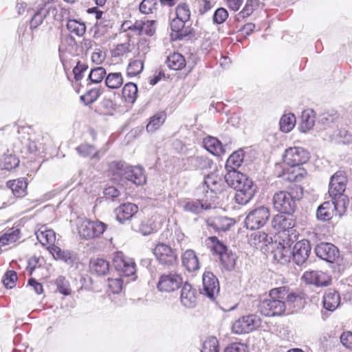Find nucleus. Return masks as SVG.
I'll return each instance as SVG.
<instances>
[{"mask_svg": "<svg viewBox=\"0 0 352 352\" xmlns=\"http://www.w3.org/2000/svg\"><path fill=\"white\" fill-rule=\"evenodd\" d=\"M224 179L228 185L236 190L234 199L239 204H248L254 196L256 186L252 179L237 169H226Z\"/></svg>", "mask_w": 352, "mask_h": 352, "instance_id": "f257e3e1", "label": "nucleus"}, {"mask_svg": "<svg viewBox=\"0 0 352 352\" xmlns=\"http://www.w3.org/2000/svg\"><path fill=\"white\" fill-rule=\"evenodd\" d=\"M284 295H285V287L271 289L268 297L260 302L258 309L261 313L266 316L283 314L287 309Z\"/></svg>", "mask_w": 352, "mask_h": 352, "instance_id": "f03ea898", "label": "nucleus"}, {"mask_svg": "<svg viewBox=\"0 0 352 352\" xmlns=\"http://www.w3.org/2000/svg\"><path fill=\"white\" fill-rule=\"evenodd\" d=\"M113 175H118L136 185H142L146 182V177L142 168L139 166H126L122 162H113L111 166Z\"/></svg>", "mask_w": 352, "mask_h": 352, "instance_id": "7ed1b4c3", "label": "nucleus"}, {"mask_svg": "<svg viewBox=\"0 0 352 352\" xmlns=\"http://www.w3.org/2000/svg\"><path fill=\"white\" fill-rule=\"evenodd\" d=\"M300 194L294 195L293 192L280 191L276 193L273 197L274 208L281 213L290 214L294 212L296 208V201L301 198L302 189L300 188Z\"/></svg>", "mask_w": 352, "mask_h": 352, "instance_id": "20e7f679", "label": "nucleus"}, {"mask_svg": "<svg viewBox=\"0 0 352 352\" xmlns=\"http://www.w3.org/2000/svg\"><path fill=\"white\" fill-rule=\"evenodd\" d=\"M153 254L158 263L165 267L177 264L178 258L176 250L164 242H158L155 245Z\"/></svg>", "mask_w": 352, "mask_h": 352, "instance_id": "39448f33", "label": "nucleus"}, {"mask_svg": "<svg viewBox=\"0 0 352 352\" xmlns=\"http://www.w3.org/2000/svg\"><path fill=\"white\" fill-rule=\"evenodd\" d=\"M107 229V225L101 221H91L82 219L78 224V232L80 236L86 239L99 237Z\"/></svg>", "mask_w": 352, "mask_h": 352, "instance_id": "423d86ee", "label": "nucleus"}, {"mask_svg": "<svg viewBox=\"0 0 352 352\" xmlns=\"http://www.w3.org/2000/svg\"><path fill=\"white\" fill-rule=\"evenodd\" d=\"M344 210V202L332 199L324 201L318 208L316 217L319 220L326 221L330 220L334 214L341 217Z\"/></svg>", "mask_w": 352, "mask_h": 352, "instance_id": "0eeeda50", "label": "nucleus"}, {"mask_svg": "<svg viewBox=\"0 0 352 352\" xmlns=\"http://www.w3.org/2000/svg\"><path fill=\"white\" fill-rule=\"evenodd\" d=\"M183 283L181 274L176 272L164 273L159 277L157 288L161 292H173L180 288Z\"/></svg>", "mask_w": 352, "mask_h": 352, "instance_id": "6e6552de", "label": "nucleus"}, {"mask_svg": "<svg viewBox=\"0 0 352 352\" xmlns=\"http://www.w3.org/2000/svg\"><path fill=\"white\" fill-rule=\"evenodd\" d=\"M270 217V210L265 206H259L251 210L247 215L245 224L250 230L258 229L263 226Z\"/></svg>", "mask_w": 352, "mask_h": 352, "instance_id": "1a4fd4ad", "label": "nucleus"}, {"mask_svg": "<svg viewBox=\"0 0 352 352\" xmlns=\"http://www.w3.org/2000/svg\"><path fill=\"white\" fill-rule=\"evenodd\" d=\"M261 319L256 314H249L240 318L232 324V331L237 334L248 333L258 328Z\"/></svg>", "mask_w": 352, "mask_h": 352, "instance_id": "9d476101", "label": "nucleus"}, {"mask_svg": "<svg viewBox=\"0 0 352 352\" xmlns=\"http://www.w3.org/2000/svg\"><path fill=\"white\" fill-rule=\"evenodd\" d=\"M112 262L115 270L121 276H130L135 274L136 271L135 262L122 252H116L114 254Z\"/></svg>", "mask_w": 352, "mask_h": 352, "instance_id": "9b49d317", "label": "nucleus"}, {"mask_svg": "<svg viewBox=\"0 0 352 352\" xmlns=\"http://www.w3.org/2000/svg\"><path fill=\"white\" fill-rule=\"evenodd\" d=\"M309 158V153L301 147L289 148L283 155L285 163L290 166H300L306 163Z\"/></svg>", "mask_w": 352, "mask_h": 352, "instance_id": "f8f14e48", "label": "nucleus"}, {"mask_svg": "<svg viewBox=\"0 0 352 352\" xmlns=\"http://www.w3.org/2000/svg\"><path fill=\"white\" fill-rule=\"evenodd\" d=\"M161 227V223L157 221L156 217L138 218L132 223L131 228L135 232L146 236L156 232Z\"/></svg>", "mask_w": 352, "mask_h": 352, "instance_id": "ddd939ff", "label": "nucleus"}, {"mask_svg": "<svg viewBox=\"0 0 352 352\" xmlns=\"http://www.w3.org/2000/svg\"><path fill=\"white\" fill-rule=\"evenodd\" d=\"M293 241L289 238V234H284L282 241L278 243L276 249L274 250V258L280 264H286L290 261L292 251L291 246Z\"/></svg>", "mask_w": 352, "mask_h": 352, "instance_id": "4468645a", "label": "nucleus"}, {"mask_svg": "<svg viewBox=\"0 0 352 352\" xmlns=\"http://www.w3.org/2000/svg\"><path fill=\"white\" fill-rule=\"evenodd\" d=\"M346 182V177L342 171L336 172L331 177L329 194L332 197V199L337 201L336 197L342 195L345 190Z\"/></svg>", "mask_w": 352, "mask_h": 352, "instance_id": "2eb2a0df", "label": "nucleus"}, {"mask_svg": "<svg viewBox=\"0 0 352 352\" xmlns=\"http://www.w3.org/2000/svg\"><path fill=\"white\" fill-rule=\"evenodd\" d=\"M316 255L321 259L329 263H333L339 257V250L333 244L320 243L315 248Z\"/></svg>", "mask_w": 352, "mask_h": 352, "instance_id": "dca6fc26", "label": "nucleus"}, {"mask_svg": "<svg viewBox=\"0 0 352 352\" xmlns=\"http://www.w3.org/2000/svg\"><path fill=\"white\" fill-rule=\"evenodd\" d=\"M311 249L307 240L303 239L296 243L292 252L294 261L298 265H302L307 260Z\"/></svg>", "mask_w": 352, "mask_h": 352, "instance_id": "f3484780", "label": "nucleus"}, {"mask_svg": "<svg viewBox=\"0 0 352 352\" xmlns=\"http://www.w3.org/2000/svg\"><path fill=\"white\" fill-rule=\"evenodd\" d=\"M303 278L307 283L315 285L318 287H327L331 283V276L322 271L305 272L303 274Z\"/></svg>", "mask_w": 352, "mask_h": 352, "instance_id": "a211bd4d", "label": "nucleus"}, {"mask_svg": "<svg viewBox=\"0 0 352 352\" xmlns=\"http://www.w3.org/2000/svg\"><path fill=\"white\" fill-rule=\"evenodd\" d=\"M204 289L206 294L214 300L219 294V285L217 278L210 272H206L203 275Z\"/></svg>", "mask_w": 352, "mask_h": 352, "instance_id": "6ab92c4d", "label": "nucleus"}, {"mask_svg": "<svg viewBox=\"0 0 352 352\" xmlns=\"http://www.w3.org/2000/svg\"><path fill=\"white\" fill-rule=\"evenodd\" d=\"M188 21L184 19H181L177 17H174L170 22V29L175 33L177 38L183 39L187 36L194 35L195 31L190 26H186Z\"/></svg>", "mask_w": 352, "mask_h": 352, "instance_id": "aec40b11", "label": "nucleus"}, {"mask_svg": "<svg viewBox=\"0 0 352 352\" xmlns=\"http://www.w3.org/2000/svg\"><path fill=\"white\" fill-rule=\"evenodd\" d=\"M180 302L186 308H193L197 304V291L188 283H185L182 288Z\"/></svg>", "mask_w": 352, "mask_h": 352, "instance_id": "412c9836", "label": "nucleus"}, {"mask_svg": "<svg viewBox=\"0 0 352 352\" xmlns=\"http://www.w3.org/2000/svg\"><path fill=\"white\" fill-rule=\"evenodd\" d=\"M28 182L25 177L11 179L6 182V187L11 190L16 198H23L28 194Z\"/></svg>", "mask_w": 352, "mask_h": 352, "instance_id": "4be33fe9", "label": "nucleus"}, {"mask_svg": "<svg viewBox=\"0 0 352 352\" xmlns=\"http://www.w3.org/2000/svg\"><path fill=\"white\" fill-rule=\"evenodd\" d=\"M110 269L109 262L102 258H93L89 263V273L95 276L107 275Z\"/></svg>", "mask_w": 352, "mask_h": 352, "instance_id": "5701e85b", "label": "nucleus"}, {"mask_svg": "<svg viewBox=\"0 0 352 352\" xmlns=\"http://www.w3.org/2000/svg\"><path fill=\"white\" fill-rule=\"evenodd\" d=\"M138 211V207L133 203H126L120 205L116 210V219L123 223L131 219Z\"/></svg>", "mask_w": 352, "mask_h": 352, "instance_id": "b1692460", "label": "nucleus"}, {"mask_svg": "<svg viewBox=\"0 0 352 352\" xmlns=\"http://www.w3.org/2000/svg\"><path fill=\"white\" fill-rule=\"evenodd\" d=\"M47 250L56 260L62 261L71 265L75 261L74 254L69 250H63L57 245L47 247Z\"/></svg>", "mask_w": 352, "mask_h": 352, "instance_id": "393cba45", "label": "nucleus"}, {"mask_svg": "<svg viewBox=\"0 0 352 352\" xmlns=\"http://www.w3.org/2000/svg\"><path fill=\"white\" fill-rule=\"evenodd\" d=\"M237 256L233 251L221 243V265L225 270H234Z\"/></svg>", "mask_w": 352, "mask_h": 352, "instance_id": "a878e982", "label": "nucleus"}, {"mask_svg": "<svg viewBox=\"0 0 352 352\" xmlns=\"http://www.w3.org/2000/svg\"><path fill=\"white\" fill-rule=\"evenodd\" d=\"M166 63L169 69L180 71L186 67V60L182 54L174 52L167 56Z\"/></svg>", "mask_w": 352, "mask_h": 352, "instance_id": "bb28decb", "label": "nucleus"}, {"mask_svg": "<svg viewBox=\"0 0 352 352\" xmlns=\"http://www.w3.org/2000/svg\"><path fill=\"white\" fill-rule=\"evenodd\" d=\"M340 297L337 291L329 289L323 297L324 307L328 311H334L340 305Z\"/></svg>", "mask_w": 352, "mask_h": 352, "instance_id": "cd10ccee", "label": "nucleus"}, {"mask_svg": "<svg viewBox=\"0 0 352 352\" xmlns=\"http://www.w3.org/2000/svg\"><path fill=\"white\" fill-rule=\"evenodd\" d=\"M182 265L189 272H195L199 268V259L195 252L192 250H187L182 256Z\"/></svg>", "mask_w": 352, "mask_h": 352, "instance_id": "c85d7f7f", "label": "nucleus"}, {"mask_svg": "<svg viewBox=\"0 0 352 352\" xmlns=\"http://www.w3.org/2000/svg\"><path fill=\"white\" fill-rule=\"evenodd\" d=\"M21 231L17 228H10L0 232V243L3 245H7L15 243L20 239Z\"/></svg>", "mask_w": 352, "mask_h": 352, "instance_id": "c756f323", "label": "nucleus"}, {"mask_svg": "<svg viewBox=\"0 0 352 352\" xmlns=\"http://www.w3.org/2000/svg\"><path fill=\"white\" fill-rule=\"evenodd\" d=\"M299 130L302 133H307L311 130L315 124V113L312 109H307L302 111L300 117Z\"/></svg>", "mask_w": 352, "mask_h": 352, "instance_id": "7c9ffc66", "label": "nucleus"}, {"mask_svg": "<svg viewBox=\"0 0 352 352\" xmlns=\"http://www.w3.org/2000/svg\"><path fill=\"white\" fill-rule=\"evenodd\" d=\"M272 242V238L263 232H256L251 234L249 243L256 248H263Z\"/></svg>", "mask_w": 352, "mask_h": 352, "instance_id": "2f4dec72", "label": "nucleus"}, {"mask_svg": "<svg viewBox=\"0 0 352 352\" xmlns=\"http://www.w3.org/2000/svg\"><path fill=\"white\" fill-rule=\"evenodd\" d=\"M138 86L129 82L126 83L122 89V97L126 103L133 104L138 98Z\"/></svg>", "mask_w": 352, "mask_h": 352, "instance_id": "473e14b6", "label": "nucleus"}, {"mask_svg": "<svg viewBox=\"0 0 352 352\" xmlns=\"http://www.w3.org/2000/svg\"><path fill=\"white\" fill-rule=\"evenodd\" d=\"M38 241L43 245L50 247L55 245L56 234L52 230H38L36 232Z\"/></svg>", "mask_w": 352, "mask_h": 352, "instance_id": "72a5a7b5", "label": "nucleus"}, {"mask_svg": "<svg viewBox=\"0 0 352 352\" xmlns=\"http://www.w3.org/2000/svg\"><path fill=\"white\" fill-rule=\"evenodd\" d=\"M157 21L155 20H139L138 35L152 36L156 32Z\"/></svg>", "mask_w": 352, "mask_h": 352, "instance_id": "f704fd0d", "label": "nucleus"}, {"mask_svg": "<svg viewBox=\"0 0 352 352\" xmlns=\"http://www.w3.org/2000/svg\"><path fill=\"white\" fill-rule=\"evenodd\" d=\"M306 171L300 166H291L283 173V177L285 180L289 182H298L306 175Z\"/></svg>", "mask_w": 352, "mask_h": 352, "instance_id": "c9c22d12", "label": "nucleus"}, {"mask_svg": "<svg viewBox=\"0 0 352 352\" xmlns=\"http://www.w3.org/2000/svg\"><path fill=\"white\" fill-rule=\"evenodd\" d=\"M124 83V77L121 72H111L105 78L106 86L111 89H118Z\"/></svg>", "mask_w": 352, "mask_h": 352, "instance_id": "e433bc0d", "label": "nucleus"}, {"mask_svg": "<svg viewBox=\"0 0 352 352\" xmlns=\"http://www.w3.org/2000/svg\"><path fill=\"white\" fill-rule=\"evenodd\" d=\"M244 158V151L239 149L230 155L228 158L225 169H238L241 165Z\"/></svg>", "mask_w": 352, "mask_h": 352, "instance_id": "4c0bfd02", "label": "nucleus"}, {"mask_svg": "<svg viewBox=\"0 0 352 352\" xmlns=\"http://www.w3.org/2000/svg\"><path fill=\"white\" fill-rule=\"evenodd\" d=\"M19 160L15 155L10 153H5L0 158V168L2 170H11L19 166Z\"/></svg>", "mask_w": 352, "mask_h": 352, "instance_id": "58836bf2", "label": "nucleus"}, {"mask_svg": "<svg viewBox=\"0 0 352 352\" xmlns=\"http://www.w3.org/2000/svg\"><path fill=\"white\" fill-rule=\"evenodd\" d=\"M166 114L164 111L157 112L154 114L146 125V131L148 132H153L158 129L165 122Z\"/></svg>", "mask_w": 352, "mask_h": 352, "instance_id": "ea45409f", "label": "nucleus"}, {"mask_svg": "<svg viewBox=\"0 0 352 352\" xmlns=\"http://www.w3.org/2000/svg\"><path fill=\"white\" fill-rule=\"evenodd\" d=\"M296 124V117L292 113H286L282 116L280 119V129L284 133L291 131Z\"/></svg>", "mask_w": 352, "mask_h": 352, "instance_id": "a19ab883", "label": "nucleus"}, {"mask_svg": "<svg viewBox=\"0 0 352 352\" xmlns=\"http://www.w3.org/2000/svg\"><path fill=\"white\" fill-rule=\"evenodd\" d=\"M66 26L71 34L78 36H82L86 32L85 24L76 19H69Z\"/></svg>", "mask_w": 352, "mask_h": 352, "instance_id": "79ce46f5", "label": "nucleus"}, {"mask_svg": "<svg viewBox=\"0 0 352 352\" xmlns=\"http://www.w3.org/2000/svg\"><path fill=\"white\" fill-rule=\"evenodd\" d=\"M144 69V61L140 59L131 60L126 67V75L134 77L140 74Z\"/></svg>", "mask_w": 352, "mask_h": 352, "instance_id": "37998d69", "label": "nucleus"}, {"mask_svg": "<svg viewBox=\"0 0 352 352\" xmlns=\"http://www.w3.org/2000/svg\"><path fill=\"white\" fill-rule=\"evenodd\" d=\"M205 148L214 155L219 156L220 153V142L215 138L208 136L203 141Z\"/></svg>", "mask_w": 352, "mask_h": 352, "instance_id": "c03bdc74", "label": "nucleus"}, {"mask_svg": "<svg viewBox=\"0 0 352 352\" xmlns=\"http://www.w3.org/2000/svg\"><path fill=\"white\" fill-rule=\"evenodd\" d=\"M274 227L278 230H287L293 227L291 219L283 214L276 215L273 220Z\"/></svg>", "mask_w": 352, "mask_h": 352, "instance_id": "a18cd8bd", "label": "nucleus"}, {"mask_svg": "<svg viewBox=\"0 0 352 352\" xmlns=\"http://www.w3.org/2000/svg\"><path fill=\"white\" fill-rule=\"evenodd\" d=\"M211 208L210 204H204L200 200L187 202L184 208L185 211L190 212L195 214L201 212L203 210H207Z\"/></svg>", "mask_w": 352, "mask_h": 352, "instance_id": "49530a36", "label": "nucleus"}, {"mask_svg": "<svg viewBox=\"0 0 352 352\" xmlns=\"http://www.w3.org/2000/svg\"><path fill=\"white\" fill-rule=\"evenodd\" d=\"M102 92L99 88H93L87 90L80 96V100L86 105L91 104L98 100Z\"/></svg>", "mask_w": 352, "mask_h": 352, "instance_id": "de8ad7c7", "label": "nucleus"}, {"mask_svg": "<svg viewBox=\"0 0 352 352\" xmlns=\"http://www.w3.org/2000/svg\"><path fill=\"white\" fill-rule=\"evenodd\" d=\"M219 182L220 177L214 173L208 175L204 180V183L207 186L208 188H209L212 192H216L219 190L220 187Z\"/></svg>", "mask_w": 352, "mask_h": 352, "instance_id": "09e8293b", "label": "nucleus"}, {"mask_svg": "<svg viewBox=\"0 0 352 352\" xmlns=\"http://www.w3.org/2000/svg\"><path fill=\"white\" fill-rule=\"evenodd\" d=\"M191 12L190 6L186 3H180L175 8V17L190 21Z\"/></svg>", "mask_w": 352, "mask_h": 352, "instance_id": "8fccbe9b", "label": "nucleus"}, {"mask_svg": "<svg viewBox=\"0 0 352 352\" xmlns=\"http://www.w3.org/2000/svg\"><path fill=\"white\" fill-rule=\"evenodd\" d=\"M129 42L116 45L111 51V56L118 58L126 56L131 52Z\"/></svg>", "mask_w": 352, "mask_h": 352, "instance_id": "3c124183", "label": "nucleus"}, {"mask_svg": "<svg viewBox=\"0 0 352 352\" xmlns=\"http://www.w3.org/2000/svg\"><path fill=\"white\" fill-rule=\"evenodd\" d=\"M124 283L120 277L108 278V288L113 294H119L123 289Z\"/></svg>", "mask_w": 352, "mask_h": 352, "instance_id": "603ef678", "label": "nucleus"}, {"mask_svg": "<svg viewBox=\"0 0 352 352\" xmlns=\"http://www.w3.org/2000/svg\"><path fill=\"white\" fill-rule=\"evenodd\" d=\"M205 243L212 255H220V241L217 236L208 237Z\"/></svg>", "mask_w": 352, "mask_h": 352, "instance_id": "864d4df0", "label": "nucleus"}, {"mask_svg": "<svg viewBox=\"0 0 352 352\" xmlns=\"http://www.w3.org/2000/svg\"><path fill=\"white\" fill-rule=\"evenodd\" d=\"M201 352H219V340L215 337L208 338L203 344Z\"/></svg>", "mask_w": 352, "mask_h": 352, "instance_id": "5fc2aeb1", "label": "nucleus"}, {"mask_svg": "<svg viewBox=\"0 0 352 352\" xmlns=\"http://www.w3.org/2000/svg\"><path fill=\"white\" fill-rule=\"evenodd\" d=\"M18 277L17 274L14 270L7 271L3 278V283L8 289H12L16 286Z\"/></svg>", "mask_w": 352, "mask_h": 352, "instance_id": "6e6d98bb", "label": "nucleus"}, {"mask_svg": "<svg viewBox=\"0 0 352 352\" xmlns=\"http://www.w3.org/2000/svg\"><path fill=\"white\" fill-rule=\"evenodd\" d=\"M157 9V0H142L139 5V10L144 14L153 13Z\"/></svg>", "mask_w": 352, "mask_h": 352, "instance_id": "4d7b16f0", "label": "nucleus"}, {"mask_svg": "<svg viewBox=\"0 0 352 352\" xmlns=\"http://www.w3.org/2000/svg\"><path fill=\"white\" fill-rule=\"evenodd\" d=\"M285 295H284V300L286 302L287 309H288L289 312H292V309L294 307L293 304L296 302L300 301L301 298L295 293H289L286 287H285Z\"/></svg>", "mask_w": 352, "mask_h": 352, "instance_id": "13d9d810", "label": "nucleus"}, {"mask_svg": "<svg viewBox=\"0 0 352 352\" xmlns=\"http://www.w3.org/2000/svg\"><path fill=\"white\" fill-rule=\"evenodd\" d=\"M106 70L102 67L92 69L89 75V78L92 82H100L106 76Z\"/></svg>", "mask_w": 352, "mask_h": 352, "instance_id": "bf43d9fd", "label": "nucleus"}, {"mask_svg": "<svg viewBox=\"0 0 352 352\" xmlns=\"http://www.w3.org/2000/svg\"><path fill=\"white\" fill-rule=\"evenodd\" d=\"M55 283L56 285L58 291L60 294H64V295L70 294L71 289L69 287V283L68 280H66L65 277L62 276H58L56 278Z\"/></svg>", "mask_w": 352, "mask_h": 352, "instance_id": "052dcab7", "label": "nucleus"}, {"mask_svg": "<svg viewBox=\"0 0 352 352\" xmlns=\"http://www.w3.org/2000/svg\"><path fill=\"white\" fill-rule=\"evenodd\" d=\"M258 0H248L242 11L240 12V14H241L243 17L249 16L258 7Z\"/></svg>", "mask_w": 352, "mask_h": 352, "instance_id": "680f3d73", "label": "nucleus"}, {"mask_svg": "<svg viewBox=\"0 0 352 352\" xmlns=\"http://www.w3.org/2000/svg\"><path fill=\"white\" fill-rule=\"evenodd\" d=\"M120 29L124 32L131 31L134 34L138 35L139 20H135L134 22L126 20L122 23Z\"/></svg>", "mask_w": 352, "mask_h": 352, "instance_id": "e2e57ef3", "label": "nucleus"}, {"mask_svg": "<svg viewBox=\"0 0 352 352\" xmlns=\"http://www.w3.org/2000/svg\"><path fill=\"white\" fill-rule=\"evenodd\" d=\"M46 14L43 12V9L41 8L38 10L32 17L30 26L32 29H35L38 28L43 21V19L45 18Z\"/></svg>", "mask_w": 352, "mask_h": 352, "instance_id": "0e129e2a", "label": "nucleus"}, {"mask_svg": "<svg viewBox=\"0 0 352 352\" xmlns=\"http://www.w3.org/2000/svg\"><path fill=\"white\" fill-rule=\"evenodd\" d=\"M337 141L343 144H348L352 141L351 134L345 129L338 130L335 135Z\"/></svg>", "mask_w": 352, "mask_h": 352, "instance_id": "69168bd1", "label": "nucleus"}, {"mask_svg": "<svg viewBox=\"0 0 352 352\" xmlns=\"http://www.w3.org/2000/svg\"><path fill=\"white\" fill-rule=\"evenodd\" d=\"M87 69V66L84 63L78 61L76 65L73 69V74L76 80H80L82 78V74Z\"/></svg>", "mask_w": 352, "mask_h": 352, "instance_id": "338daca9", "label": "nucleus"}, {"mask_svg": "<svg viewBox=\"0 0 352 352\" xmlns=\"http://www.w3.org/2000/svg\"><path fill=\"white\" fill-rule=\"evenodd\" d=\"M246 346L239 342L232 343L228 346L225 349L224 352H245Z\"/></svg>", "mask_w": 352, "mask_h": 352, "instance_id": "774afa93", "label": "nucleus"}]
</instances>
